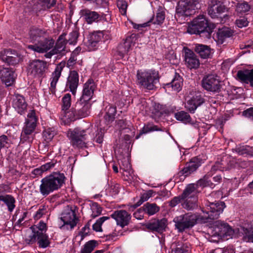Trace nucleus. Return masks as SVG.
I'll list each match as a JSON object with an SVG mask.
<instances>
[{"mask_svg": "<svg viewBox=\"0 0 253 253\" xmlns=\"http://www.w3.org/2000/svg\"><path fill=\"white\" fill-rule=\"evenodd\" d=\"M87 130L80 127H76L74 129H69L67 131V137L74 148H83L85 146V141L87 138Z\"/></svg>", "mask_w": 253, "mask_h": 253, "instance_id": "7", "label": "nucleus"}, {"mask_svg": "<svg viewBox=\"0 0 253 253\" xmlns=\"http://www.w3.org/2000/svg\"><path fill=\"white\" fill-rule=\"evenodd\" d=\"M135 35L132 34L131 36L126 38L125 41L118 45L117 54L119 56V58H123L125 55L128 52L131 46L132 39Z\"/></svg>", "mask_w": 253, "mask_h": 253, "instance_id": "26", "label": "nucleus"}, {"mask_svg": "<svg viewBox=\"0 0 253 253\" xmlns=\"http://www.w3.org/2000/svg\"><path fill=\"white\" fill-rule=\"evenodd\" d=\"M145 226L148 230L152 232L162 234L166 230L167 220L166 218L154 219L146 223Z\"/></svg>", "mask_w": 253, "mask_h": 253, "instance_id": "15", "label": "nucleus"}, {"mask_svg": "<svg viewBox=\"0 0 253 253\" xmlns=\"http://www.w3.org/2000/svg\"><path fill=\"white\" fill-rule=\"evenodd\" d=\"M194 197H197V189L194 183L188 185L180 195L182 200L189 198H194Z\"/></svg>", "mask_w": 253, "mask_h": 253, "instance_id": "36", "label": "nucleus"}, {"mask_svg": "<svg viewBox=\"0 0 253 253\" xmlns=\"http://www.w3.org/2000/svg\"><path fill=\"white\" fill-rule=\"evenodd\" d=\"M31 229L33 230H36L37 233H44L46 231L47 226L46 224L42 221H40V222L37 225L31 227Z\"/></svg>", "mask_w": 253, "mask_h": 253, "instance_id": "56", "label": "nucleus"}, {"mask_svg": "<svg viewBox=\"0 0 253 253\" xmlns=\"http://www.w3.org/2000/svg\"><path fill=\"white\" fill-rule=\"evenodd\" d=\"M228 162V160H224V158H223L220 162H218L220 171L227 170L230 169V166Z\"/></svg>", "mask_w": 253, "mask_h": 253, "instance_id": "62", "label": "nucleus"}, {"mask_svg": "<svg viewBox=\"0 0 253 253\" xmlns=\"http://www.w3.org/2000/svg\"><path fill=\"white\" fill-rule=\"evenodd\" d=\"M91 106L89 101H81V99L77 101L75 107L80 119L89 116L90 113Z\"/></svg>", "mask_w": 253, "mask_h": 253, "instance_id": "24", "label": "nucleus"}, {"mask_svg": "<svg viewBox=\"0 0 253 253\" xmlns=\"http://www.w3.org/2000/svg\"><path fill=\"white\" fill-rule=\"evenodd\" d=\"M92 213L91 216L92 218H95L99 215L102 211L101 208L96 203H93L91 206Z\"/></svg>", "mask_w": 253, "mask_h": 253, "instance_id": "55", "label": "nucleus"}, {"mask_svg": "<svg viewBox=\"0 0 253 253\" xmlns=\"http://www.w3.org/2000/svg\"><path fill=\"white\" fill-rule=\"evenodd\" d=\"M0 57L1 61L8 65H15L20 61L19 54L15 50L4 49L0 52Z\"/></svg>", "mask_w": 253, "mask_h": 253, "instance_id": "14", "label": "nucleus"}, {"mask_svg": "<svg viewBox=\"0 0 253 253\" xmlns=\"http://www.w3.org/2000/svg\"><path fill=\"white\" fill-rule=\"evenodd\" d=\"M46 65V62L42 60H34L30 61L27 68L28 75L34 78L43 77Z\"/></svg>", "mask_w": 253, "mask_h": 253, "instance_id": "11", "label": "nucleus"}, {"mask_svg": "<svg viewBox=\"0 0 253 253\" xmlns=\"http://www.w3.org/2000/svg\"><path fill=\"white\" fill-rule=\"evenodd\" d=\"M198 107L205 102V99L200 94H196L190 99Z\"/></svg>", "mask_w": 253, "mask_h": 253, "instance_id": "61", "label": "nucleus"}, {"mask_svg": "<svg viewBox=\"0 0 253 253\" xmlns=\"http://www.w3.org/2000/svg\"><path fill=\"white\" fill-rule=\"evenodd\" d=\"M197 4L196 1L190 0L183 5H179L176 8V12L182 15L190 16L195 12L196 9H198L196 6Z\"/></svg>", "mask_w": 253, "mask_h": 253, "instance_id": "20", "label": "nucleus"}, {"mask_svg": "<svg viewBox=\"0 0 253 253\" xmlns=\"http://www.w3.org/2000/svg\"><path fill=\"white\" fill-rule=\"evenodd\" d=\"M44 34V31L36 27H32L29 31L30 38L33 42H38L43 38Z\"/></svg>", "mask_w": 253, "mask_h": 253, "instance_id": "37", "label": "nucleus"}, {"mask_svg": "<svg viewBox=\"0 0 253 253\" xmlns=\"http://www.w3.org/2000/svg\"><path fill=\"white\" fill-rule=\"evenodd\" d=\"M120 168L125 172L129 173V174L131 172V166L127 159H125L122 161V165L120 166Z\"/></svg>", "mask_w": 253, "mask_h": 253, "instance_id": "59", "label": "nucleus"}, {"mask_svg": "<svg viewBox=\"0 0 253 253\" xmlns=\"http://www.w3.org/2000/svg\"><path fill=\"white\" fill-rule=\"evenodd\" d=\"M52 39L42 38L34 45H29L28 48L39 53L46 52L54 46Z\"/></svg>", "mask_w": 253, "mask_h": 253, "instance_id": "13", "label": "nucleus"}, {"mask_svg": "<svg viewBox=\"0 0 253 253\" xmlns=\"http://www.w3.org/2000/svg\"><path fill=\"white\" fill-rule=\"evenodd\" d=\"M37 237L38 236H37V233L36 230H32V233L30 235L25 238V241L27 244L29 245L33 244L36 242L37 240Z\"/></svg>", "mask_w": 253, "mask_h": 253, "instance_id": "60", "label": "nucleus"}, {"mask_svg": "<svg viewBox=\"0 0 253 253\" xmlns=\"http://www.w3.org/2000/svg\"><path fill=\"white\" fill-rule=\"evenodd\" d=\"M184 200H185L182 204L184 209L188 211H190L197 207V197H194V198H185Z\"/></svg>", "mask_w": 253, "mask_h": 253, "instance_id": "42", "label": "nucleus"}, {"mask_svg": "<svg viewBox=\"0 0 253 253\" xmlns=\"http://www.w3.org/2000/svg\"><path fill=\"white\" fill-rule=\"evenodd\" d=\"M64 65L65 64L62 62L58 64L56 66L54 72L51 74L49 89L51 93L53 94H55L56 84L61 76V72L64 67Z\"/></svg>", "mask_w": 253, "mask_h": 253, "instance_id": "25", "label": "nucleus"}, {"mask_svg": "<svg viewBox=\"0 0 253 253\" xmlns=\"http://www.w3.org/2000/svg\"><path fill=\"white\" fill-rule=\"evenodd\" d=\"M71 105V95L69 93L65 94L62 99V111H67Z\"/></svg>", "mask_w": 253, "mask_h": 253, "instance_id": "48", "label": "nucleus"}, {"mask_svg": "<svg viewBox=\"0 0 253 253\" xmlns=\"http://www.w3.org/2000/svg\"><path fill=\"white\" fill-rule=\"evenodd\" d=\"M75 208L68 206L61 214L58 222L61 230H72L77 225L79 219L76 215Z\"/></svg>", "mask_w": 253, "mask_h": 253, "instance_id": "5", "label": "nucleus"}, {"mask_svg": "<svg viewBox=\"0 0 253 253\" xmlns=\"http://www.w3.org/2000/svg\"><path fill=\"white\" fill-rule=\"evenodd\" d=\"M153 193L152 190H149L146 192L142 194L139 201L135 204L130 205L128 209L129 210L133 211L134 209H136L144 202L147 201L150 198H151L152 196Z\"/></svg>", "mask_w": 253, "mask_h": 253, "instance_id": "39", "label": "nucleus"}, {"mask_svg": "<svg viewBox=\"0 0 253 253\" xmlns=\"http://www.w3.org/2000/svg\"><path fill=\"white\" fill-rule=\"evenodd\" d=\"M56 133L54 130L51 128H48L43 131L42 137L46 143L50 142L55 135Z\"/></svg>", "mask_w": 253, "mask_h": 253, "instance_id": "50", "label": "nucleus"}, {"mask_svg": "<svg viewBox=\"0 0 253 253\" xmlns=\"http://www.w3.org/2000/svg\"><path fill=\"white\" fill-rule=\"evenodd\" d=\"M79 84V75L76 70L69 72L66 84V88L69 89L73 95H75Z\"/></svg>", "mask_w": 253, "mask_h": 253, "instance_id": "17", "label": "nucleus"}, {"mask_svg": "<svg viewBox=\"0 0 253 253\" xmlns=\"http://www.w3.org/2000/svg\"><path fill=\"white\" fill-rule=\"evenodd\" d=\"M63 115L62 119L66 124H69L71 122H74L77 119H79V117L78 115L77 111L75 108H72L69 111H62Z\"/></svg>", "mask_w": 253, "mask_h": 253, "instance_id": "34", "label": "nucleus"}, {"mask_svg": "<svg viewBox=\"0 0 253 253\" xmlns=\"http://www.w3.org/2000/svg\"><path fill=\"white\" fill-rule=\"evenodd\" d=\"M136 78L138 85L150 90L155 89L159 82L158 72L155 70H138Z\"/></svg>", "mask_w": 253, "mask_h": 253, "instance_id": "3", "label": "nucleus"}, {"mask_svg": "<svg viewBox=\"0 0 253 253\" xmlns=\"http://www.w3.org/2000/svg\"><path fill=\"white\" fill-rule=\"evenodd\" d=\"M218 0H211L208 8V14L212 18L217 17Z\"/></svg>", "mask_w": 253, "mask_h": 253, "instance_id": "41", "label": "nucleus"}, {"mask_svg": "<svg viewBox=\"0 0 253 253\" xmlns=\"http://www.w3.org/2000/svg\"><path fill=\"white\" fill-rule=\"evenodd\" d=\"M202 86L207 91L219 93L221 91L222 81L216 74H209L203 78Z\"/></svg>", "mask_w": 253, "mask_h": 253, "instance_id": "9", "label": "nucleus"}, {"mask_svg": "<svg viewBox=\"0 0 253 253\" xmlns=\"http://www.w3.org/2000/svg\"><path fill=\"white\" fill-rule=\"evenodd\" d=\"M1 81L7 86L12 85L16 78L15 74L11 68H3L0 70Z\"/></svg>", "mask_w": 253, "mask_h": 253, "instance_id": "23", "label": "nucleus"}, {"mask_svg": "<svg viewBox=\"0 0 253 253\" xmlns=\"http://www.w3.org/2000/svg\"><path fill=\"white\" fill-rule=\"evenodd\" d=\"M228 226V224L223 221H217L215 224V231L218 235L220 236V233H223L225 229Z\"/></svg>", "mask_w": 253, "mask_h": 253, "instance_id": "54", "label": "nucleus"}, {"mask_svg": "<svg viewBox=\"0 0 253 253\" xmlns=\"http://www.w3.org/2000/svg\"><path fill=\"white\" fill-rule=\"evenodd\" d=\"M174 117L177 121H181L185 124L190 123L191 120L189 114L184 111L175 113L174 114Z\"/></svg>", "mask_w": 253, "mask_h": 253, "instance_id": "44", "label": "nucleus"}, {"mask_svg": "<svg viewBox=\"0 0 253 253\" xmlns=\"http://www.w3.org/2000/svg\"><path fill=\"white\" fill-rule=\"evenodd\" d=\"M112 218L116 220L117 225L124 227L128 224L131 216L126 211L120 210L116 211L112 214Z\"/></svg>", "mask_w": 253, "mask_h": 253, "instance_id": "22", "label": "nucleus"}, {"mask_svg": "<svg viewBox=\"0 0 253 253\" xmlns=\"http://www.w3.org/2000/svg\"><path fill=\"white\" fill-rule=\"evenodd\" d=\"M66 34L62 33L58 37L55 46H54L53 51H57V54H64L65 51L66 44L67 43L65 37Z\"/></svg>", "mask_w": 253, "mask_h": 253, "instance_id": "29", "label": "nucleus"}, {"mask_svg": "<svg viewBox=\"0 0 253 253\" xmlns=\"http://www.w3.org/2000/svg\"><path fill=\"white\" fill-rule=\"evenodd\" d=\"M165 19V12L163 8L160 7L156 13V15H154L148 22L141 24H137L133 22H131V24L134 29L140 30L142 28H146L148 26H150L149 23H150L161 26L164 23Z\"/></svg>", "mask_w": 253, "mask_h": 253, "instance_id": "12", "label": "nucleus"}, {"mask_svg": "<svg viewBox=\"0 0 253 253\" xmlns=\"http://www.w3.org/2000/svg\"><path fill=\"white\" fill-rule=\"evenodd\" d=\"M79 36V30L77 28H75L73 31L70 33L68 39L66 40L67 42L70 44H75L77 43L78 38Z\"/></svg>", "mask_w": 253, "mask_h": 253, "instance_id": "47", "label": "nucleus"}, {"mask_svg": "<svg viewBox=\"0 0 253 253\" xmlns=\"http://www.w3.org/2000/svg\"><path fill=\"white\" fill-rule=\"evenodd\" d=\"M80 14L83 17L88 24H91L97 20L99 14L95 11H91L88 9H84L80 11Z\"/></svg>", "mask_w": 253, "mask_h": 253, "instance_id": "31", "label": "nucleus"}, {"mask_svg": "<svg viewBox=\"0 0 253 253\" xmlns=\"http://www.w3.org/2000/svg\"><path fill=\"white\" fill-rule=\"evenodd\" d=\"M57 163V160L53 159L50 162L47 163L44 165H42V168L44 171L50 170L52 168L54 167L55 165Z\"/></svg>", "mask_w": 253, "mask_h": 253, "instance_id": "64", "label": "nucleus"}, {"mask_svg": "<svg viewBox=\"0 0 253 253\" xmlns=\"http://www.w3.org/2000/svg\"><path fill=\"white\" fill-rule=\"evenodd\" d=\"M109 218V217L107 216H103L99 218L97 220L96 222L93 224L92 228L93 229L96 231L99 232L101 231V225L107 219Z\"/></svg>", "mask_w": 253, "mask_h": 253, "instance_id": "58", "label": "nucleus"}, {"mask_svg": "<svg viewBox=\"0 0 253 253\" xmlns=\"http://www.w3.org/2000/svg\"><path fill=\"white\" fill-rule=\"evenodd\" d=\"M12 105L17 112L21 115L25 112L27 107L24 97L19 94L15 95L13 100Z\"/></svg>", "mask_w": 253, "mask_h": 253, "instance_id": "27", "label": "nucleus"}, {"mask_svg": "<svg viewBox=\"0 0 253 253\" xmlns=\"http://www.w3.org/2000/svg\"><path fill=\"white\" fill-rule=\"evenodd\" d=\"M200 216L196 214L188 212L179 216H176L173 219L175 227L178 232L182 233L186 229L192 228L196 224Z\"/></svg>", "mask_w": 253, "mask_h": 253, "instance_id": "6", "label": "nucleus"}, {"mask_svg": "<svg viewBox=\"0 0 253 253\" xmlns=\"http://www.w3.org/2000/svg\"><path fill=\"white\" fill-rule=\"evenodd\" d=\"M96 87L94 81L91 79H88L84 84L82 95L80 99L89 101L92 98Z\"/></svg>", "mask_w": 253, "mask_h": 253, "instance_id": "19", "label": "nucleus"}, {"mask_svg": "<svg viewBox=\"0 0 253 253\" xmlns=\"http://www.w3.org/2000/svg\"><path fill=\"white\" fill-rule=\"evenodd\" d=\"M204 163V161L200 156L194 157L186 163L185 166L178 172L177 174L179 177L183 176L184 178L189 176L196 171Z\"/></svg>", "mask_w": 253, "mask_h": 253, "instance_id": "10", "label": "nucleus"}, {"mask_svg": "<svg viewBox=\"0 0 253 253\" xmlns=\"http://www.w3.org/2000/svg\"><path fill=\"white\" fill-rule=\"evenodd\" d=\"M117 7L123 15H126L127 3L124 0H118L117 2Z\"/></svg>", "mask_w": 253, "mask_h": 253, "instance_id": "53", "label": "nucleus"}, {"mask_svg": "<svg viewBox=\"0 0 253 253\" xmlns=\"http://www.w3.org/2000/svg\"><path fill=\"white\" fill-rule=\"evenodd\" d=\"M160 210V208L159 206H158L156 203L147 202L135 212L133 213V216L137 219H141V217L137 216V214L141 213L142 211H143L148 216H151L158 212Z\"/></svg>", "mask_w": 253, "mask_h": 253, "instance_id": "18", "label": "nucleus"}, {"mask_svg": "<svg viewBox=\"0 0 253 253\" xmlns=\"http://www.w3.org/2000/svg\"><path fill=\"white\" fill-rule=\"evenodd\" d=\"M38 117L34 110H31L27 115L25 125L23 127L20 135L21 143H32L35 137V129L37 126Z\"/></svg>", "mask_w": 253, "mask_h": 253, "instance_id": "2", "label": "nucleus"}, {"mask_svg": "<svg viewBox=\"0 0 253 253\" xmlns=\"http://www.w3.org/2000/svg\"><path fill=\"white\" fill-rule=\"evenodd\" d=\"M195 51L203 59L209 58L211 54V48L209 46L202 44H196Z\"/></svg>", "mask_w": 253, "mask_h": 253, "instance_id": "32", "label": "nucleus"}, {"mask_svg": "<svg viewBox=\"0 0 253 253\" xmlns=\"http://www.w3.org/2000/svg\"><path fill=\"white\" fill-rule=\"evenodd\" d=\"M97 245V241L90 240L86 242L81 251V253H91Z\"/></svg>", "mask_w": 253, "mask_h": 253, "instance_id": "45", "label": "nucleus"}, {"mask_svg": "<svg viewBox=\"0 0 253 253\" xmlns=\"http://www.w3.org/2000/svg\"><path fill=\"white\" fill-rule=\"evenodd\" d=\"M250 9V5L246 2L239 3L236 7V11L238 13L243 14Z\"/></svg>", "mask_w": 253, "mask_h": 253, "instance_id": "51", "label": "nucleus"}, {"mask_svg": "<svg viewBox=\"0 0 253 253\" xmlns=\"http://www.w3.org/2000/svg\"><path fill=\"white\" fill-rule=\"evenodd\" d=\"M184 61L186 66L190 69H197L200 63L199 58L194 52L187 47H184Z\"/></svg>", "mask_w": 253, "mask_h": 253, "instance_id": "16", "label": "nucleus"}, {"mask_svg": "<svg viewBox=\"0 0 253 253\" xmlns=\"http://www.w3.org/2000/svg\"><path fill=\"white\" fill-rule=\"evenodd\" d=\"M38 244L40 248H45L50 244L48 236L44 233H37Z\"/></svg>", "mask_w": 253, "mask_h": 253, "instance_id": "40", "label": "nucleus"}, {"mask_svg": "<svg viewBox=\"0 0 253 253\" xmlns=\"http://www.w3.org/2000/svg\"><path fill=\"white\" fill-rule=\"evenodd\" d=\"M234 34V30L230 28L224 27L219 29L216 33L217 42L219 44H222L225 40L231 37Z\"/></svg>", "mask_w": 253, "mask_h": 253, "instance_id": "28", "label": "nucleus"}, {"mask_svg": "<svg viewBox=\"0 0 253 253\" xmlns=\"http://www.w3.org/2000/svg\"><path fill=\"white\" fill-rule=\"evenodd\" d=\"M190 248L187 244L182 245L180 247H176L173 248L171 250L170 253H189Z\"/></svg>", "mask_w": 253, "mask_h": 253, "instance_id": "57", "label": "nucleus"}, {"mask_svg": "<svg viewBox=\"0 0 253 253\" xmlns=\"http://www.w3.org/2000/svg\"><path fill=\"white\" fill-rule=\"evenodd\" d=\"M40 4L43 10L48 9L56 4V0H40Z\"/></svg>", "mask_w": 253, "mask_h": 253, "instance_id": "52", "label": "nucleus"}, {"mask_svg": "<svg viewBox=\"0 0 253 253\" xmlns=\"http://www.w3.org/2000/svg\"><path fill=\"white\" fill-rule=\"evenodd\" d=\"M161 129L157 126L148 123L147 125H144L142 129L140 130L139 134L136 136V139H138L143 134L154 131H159Z\"/></svg>", "mask_w": 253, "mask_h": 253, "instance_id": "43", "label": "nucleus"}, {"mask_svg": "<svg viewBox=\"0 0 253 253\" xmlns=\"http://www.w3.org/2000/svg\"><path fill=\"white\" fill-rule=\"evenodd\" d=\"M236 76L237 79L241 82L245 84H250L252 78L253 77V69L239 70Z\"/></svg>", "mask_w": 253, "mask_h": 253, "instance_id": "30", "label": "nucleus"}, {"mask_svg": "<svg viewBox=\"0 0 253 253\" xmlns=\"http://www.w3.org/2000/svg\"><path fill=\"white\" fill-rule=\"evenodd\" d=\"M103 37V33L100 31L93 32L87 36L86 46L89 51L94 50L97 48L98 43Z\"/></svg>", "mask_w": 253, "mask_h": 253, "instance_id": "21", "label": "nucleus"}, {"mask_svg": "<svg viewBox=\"0 0 253 253\" xmlns=\"http://www.w3.org/2000/svg\"><path fill=\"white\" fill-rule=\"evenodd\" d=\"M233 151L237 153L239 155L246 157L253 156V147L247 145H237L233 149Z\"/></svg>", "mask_w": 253, "mask_h": 253, "instance_id": "35", "label": "nucleus"}, {"mask_svg": "<svg viewBox=\"0 0 253 253\" xmlns=\"http://www.w3.org/2000/svg\"><path fill=\"white\" fill-rule=\"evenodd\" d=\"M182 83V78L178 74L175 73L173 80L170 83L166 84L165 87L167 88H171L174 90L179 91L181 89Z\"/></svg>", "mask_w": 253, "mask_h": 253, "instance_id": "33", "label": "nucleus"}, {"mask_svg": "<svg viewBox=\"0 0 253 253\" xmlns=\"http://www.w3.org/2000/svg\"><path fill=\"white\" fill-rule=\"evenodd\" d=\"M225 208V204L224 202H207L205 206L202 208V211L206 214L205 218L207 220H214L219 218Z\"/></svg>", "mask_w": 253, "mask_h": 253, "instance_id": "8", "label": "nucleus"}, {"mask_svg": "<svg viewBox=\"0 0 253 253\" xmlns=\"http://www.w3.org/2000/svg\"><path fill=\"white\" fill-rule=\"evenodd\" d=\"M215 26L210 24L203 15H200L193 19L188 26L187 32L190 34L205 33L206 37H210Z\"/></svg>", "mask_w": 253, "mask_h": 253, "instance_id": "4", "label": "nucleus"}, {"mask_svg": "<svg viewBox=\"0 0 253 253\" xmlns=\"http://www.w3.org/2000/svg\"><path fill=\"white\" fill-rule=\"evenodd\" d=\"M249 22L247 19L244 17H240L236 20V24L239 28H242L248 25Z\"/></svg>", "mask_w": 253, "mask_h": 253, "instance_id": "63", "label": "nucleus"}, {"mask_svg": "<svg viewBox=\"0 0 253 253\" xmlns=\"http://www.w3.org/2000/svg\"><path fill=\"white\" fill-rule=\"evenodd\" d=\"M66 177L63 173L54 172L42 178L40 192L44 197L60 189L65 184Z\"/></svg>", "mask_w": 253, "mask_h": 253, "instance_id": "1", "label": "nucleus"}, {"mask_svg": "<svg viewBox=\"0 0 253 253\" xmlns=\"http://www.w3.org/2000/svg\"><path fill=\"white\" fill-rule=\"evenodd\" d=\"M196 188L198 187H205L207 186L212 187L214 186V184L209 180V176L208 175H205L203 178L200 179L197 181V183L195 184Z\"/></svg>", "mask_w": 253, "mask_h": 253, "instance_id": "46", "label": "nucleus"}, {"mask_svg": "<svg viewBox=\"0 0 253 253\" xmlns=\"http://www.w3.org/2000/svg\"><path fill=\"white\" fill-rule=\"evenodd\" d=\"M48 211V206L45 205H42L40 206L39 209L36 212L33 217L35 220H38L47 213Z\"/></svg>", "mask_w": 253, "mask_h": 253, "instance_id": "49", "label": "nucleus"}, {"mask_svg": "<svg viewBox=\"0 0 253 253\" xmlns=\"http://www.w3.org/2000/svg\"><path fill=\"white\" fill-rule=\"evenodd\" d=\"M0 201L4 202L9 212H12L15 208L16 200L11 195H0Z\"/></svg>", "mask_w": 253, "mask_h": 253, "instance_id": "38", "label": "nucleus"}]
</instances>
